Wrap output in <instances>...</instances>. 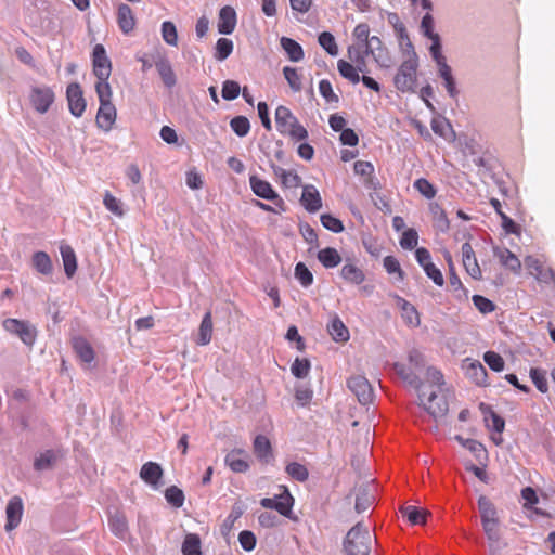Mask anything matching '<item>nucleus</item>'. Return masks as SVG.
I'll return each mask as SVG.
<instances>
[{"label": "nucleus", "instance_id": "f257e3e1", "mask_svg": "<svg viewBox=\"0 0 555 555\" xmlns=\"http://www.w3.org/2000/svg\"><path fill=\"white\" fill-rule=\"evenodd\" d=\"M346 555H369L371 552V535L361 522L354 525L344 540Z\"/></svg>", "mask_w": 555, "mask_h": 555}, {"label": "nucleus", "instance_id": "f03ea898", "mask_svg": "<svg viewBox=\"0 0 555 555\" xmlns=\"http://www.w3.org/2000/svg\"><path fill=\"white\" fill-rule=\"evenodd\" d=\"M2 327L9 334L18 337L27 347H33L36 343L38 331L34 324L27 320L8 318L2 321Z\"/></svg>", "mask_w": 555, "mask_h": 555}, {"label": "nucleus", "instance_id": "7ed1b4c3", "mask_svg": "<svg viewBox=\"0 0 555 555\" xmlns=\"http://www.w3.org/2000/svg\"><path fill=\"white\" fill-rule=\"evenodd\" d=\"M418 67V59L409 57L403 61L398 68L393 78L396 88L401 92H414L416 86V72Z\"/></svg>", "mask_w": 555, "mask_h": 555}, {"label": "nucleus", "instance_id": "20e7f679", "mask_svg": "<svg viewBox=\"0 0 555 555\" xmlns=\"http://www.w3.org/2000/svg\"><path fill=\"white\" fill-rule=\"evenodd\" d=\"M425 410L435 418H442L449 411L447 396L441 391L428 390L425 398L420 399Z\"/></svg>", "mask_w": 555, "mask_h": 555}, {"label": "nucleus", "instance_id": "39448f33", "mask_svg": "<svg viewBox=\"0 0 555 555\" xmlns=\"http://www.w3.org/2000/svg\"><path fill=\"white\" fill-rule=\"evenodd\" d=\"M283 492L274 498H264L260 501V505L264 508L275 509L282 516L292 518V508L294 506V498L288 489L283 486Z\"/></svg>", "mask_w": 555, "mask_h": 555}, {"label": "nucleus", "instance_id": "423d86ee", "mask_svg": "<svg viewBox=\"0 0 555 555\" xmlns=\"http://www.w3.org/2000/svg\"><path fill=\"white\" fill-rule=\"evenodd\" d=\"M249 185L256 196L266 201H270L275 206L280 207V209H283V198L279 195L278 192H275V190L268 181L260 179L256 175H253L249 177Z\"/></svg>", "mask_w": 555, "mask_h": 555}, {"label": "nucleus", "instance_id": "0eeeda50", "mask_svg": "<svg viewBox=\"0 0 555 555\" xmlns=\"http://www.w3.org/2000/svg\"><path fill=\"white\" fill-rule=\"evenodd\" d=\"M347 386L362 405H366L373 401V388L364 376L357 375L350 377L347 380Z\"/></svg>", "mask_w": 555, "mask_h": 555}, {"label": "nucleus", "instance_id": "6e6552de", "mask_svg": "<svg viewBox=\"0 0 555 555\" xmlns=\"http://www.w3.org/2000/svg\"><path fill=\"white\" fill-rule=\"evenodd\" d=\"M33 107L40 114L49 111L54 102V92L50 87H33L29 95Z\"/></svg>", "mask_w": 555, "mask_h": 555}, {"label": "nucleus", "instance_id": "1a4fd4ad", "mask_svg": "<svg viewBox=\"0 0 555 555\" xmlns=\"http://www.w3.org/2000/svg\"><path fill=\"white\" fill-rule=\"evenodd\" d=\"M365 54L373 56L374 61L380 66L388 68L391 65V60L387 48L377 36H372L370 40L363 46Z\"/></svg>", "mask_w": 555, "mask_h": 555}, {"label": "nucleus", "instance_id": "9d476101", "mask_svg": "<svg viewBox=\"0 0 555 555\" xmlns=\"http://www.w3.org/2000/svg\"><path fill=\"white\" fill-rule=\"evenodd\" d=\"M66 98L70 114L75 117L82 116L86 111L87 103L83 98L82 89L78 82H72L67 86Z\"/></svg>", "mask_w": 555, "mask_h": 555}, {"label": "nucleus", "instance_id": "9b49d317", "mask_svg": "<svg viewBox=\"0 0 555 555\" xmlns=\"http://www.w3.org/2000/svg\"><path fill=\"white\" fill-rule=\"evenodd\" d=\"M93 74L98 79L111 76L112 63L107 57L106 50L102 44H96L92 53Z\"/></svg>", "mask_w": 555, "mask_h": 555}, {"label": "nucleus", "instance_id": "f8f14e48", "mask_svg": "<svg viewBox=\"0 0 555 555\" xmlns=\"http://www.w3.org/2000/svg\"><path fill=\"white\" fill-rule=\"evenodd\" d=\"M393 369L404 382L417 390L418 399L425 398L427 395V386L420 379L412 367L403 363H395Z\"/></svg>", "mask_w": 555, "mask_h": 555}, {"label": "nucleus", "instance_id": "ddd939ff", "mask_svg": "<svg viewBox=\"0 0 555 555\" xmlns=\"http://www.w3.org/2000/svg\"><path fill=\"white\" fill-rule=\"evenodd\" d=\"M462 369L466 376L478 386H487L488 373L482 363L478 360L466 358L463 361Z\"/></svg>", "mask_w": 555, "mask_h": 555}, {"label": "nucleus", "instance_id": "4468645a", "mask_svg": "<svg viewBox=\"0 0 555 555\" xmlns=\"http://www.w3.org/2000/svg\"><path fill=\"white\" fill-rule=\"evenodd\" d=\"M117 116L116 108L112 102H100L96 114V126L105 132H108L115 124Z\"/></svg>", "mask_w": 555, "mask_h": 555}, {"label": "nucleus", "instance_id": "2eb2a0df", "mask_svg": "<svg viewBox=\"0 0 555 555\" xmlns=\"http://www.w3.org/2000/svg\"><path fill=\"white\" fill-rule=\"evenodd\" d=\"M154 65L164 86L168 89L173 88L177 83V76L172 69L170 61L166 56L158 54L154 60Z\"/></svg>", "mask_w": 555, "mask_h": 555}, {"label": "nucleus", "instance_id": "dca6fc26", "mask_svg": "<svg viewBox=\"0 0 555 555\" xmlns=\"http://www.w3.org/2000/svg\"><path fill=\"white\" fill-rule=\"evenodd\" d=\"M7 524H5V530L11 531L15 529L22 519L23 515V502L20 496H13L10 499L7 508Z\"/></svg>", "mask_w": 555, "mask_h": 555}, {"label": "nucleus", "instance_id": "f3484780", "mask_svg": "<svg viewBox=\"0 0 555 555\" xmlns=\"http://www.w3.org/2000/svg\"><path fill=\"white\" fill-rule=\"evenodd\" d=\"M462 261L466 272L474 279L480 280L482 274L477 262L474 249L469 243L462 245Z\"/></svg>", "mask_w": 555, "mask_h": 555}, {"label": "nucleus", "instance_id": "a211bd4d", "mask_svg": "<svg viewBox=\"0 0 555 555\" xmlns=\"http://www.w3.org/2000/svg\"><path fill=\"white\" fill-rule=\"evenodd\" d=\"M248 455L243 449H233L224 457V463L233 473H246L249 469Z\"/></svg>", "mask_w": 555, "mask_h": 555}, {"label": "nucleus", "instance_id": "6ab92c4d", "mask_svg": "<svg viewBox=\"0 0 555 555\" xmlns=\"http://www.w3.org/2000/svg\"><path fill=\"white\" fill-rule=\"evenodd\" d=\"M300 204L308 212H315L322 207L321 195L314 185L307 184L304 186Z\"/></svg>", "mask_w": 555, "mask_h": 555}, {"label": "nucleus", "instance_id": "aec40b11", "mask_svg": "<svg viewBox=\"0 0 555 555\" xmlns=\"http://www.w3.org/2000/svg\"><path fill=\"white\" fill-rule=\"evenodd\" d=\"M236 26V12L230 7L225 5L219 11L218 31L222 35H230L234 31Z\"/></svg>", "mask_w": 555, "mask_h": 555}, {"label": "nucleus", "instance_id": "412c9836", "mask_svg": "<svg viewBox=\"0 0 555 555\" xmlns=\"http://www.w3.org/2000/svg\"><path fill=\"white\" fill-rule=\"evenodd\" d=\"M298 121L297 117L284 105L278 106L275 109V125L281 134L286 135V132L292 129Z\"/></svg>", "mask_w": 555, "mask_h": 555}, {"label": "nucleus", "instance_id": "4be33fe9", "mask_svg": "<svg viewBox=\"0 0 555 555\" xmlns=\"http://www.w3.org/2000/svg\"><path fill=\"white\" fill-rule=\"evenodd\" d=\"M479 410L483 415L486 426L498 434H502L505 428L504 418L495 413L490 405L483 402L479 404Z\"/></svg>", "mask_w": 555, "mask_h": 555}, {"label": "nucleus", "instance_id": "5701e85b", "mask_svg": "<svg viewBox=\"0 0 555 555\" xmlns=\"http://www.w3.org/2000/svg\"><path fill=\"white\" fill-rule=\"evenodd\" d=\"M254 453L262 463H270L273 460V451L270 440L264 435H257L253 443Z\"/></svg>", "mask_w": 555, "mask_h": 555}, {"label": "nucleus", "instance_id": "b1692460", "mask_svg": "<svg viewBox=\"0 0 555 555\" xmlns=\"http://www.w3.org/2000/svg\"><path fill=\"white\" fill-rule=\"evenodd\" d=\"M73 349L76 356L80 359L81 362L86 364H91L94 360V350L90 343L81 337L73 338Z\"/></svg>", "mask_w": 555, "mask_h": 555}, {"label": "nucleus", "instance_id": "393cba45", "mask_svg": "<svg viewBox=\"0 0 555 555\" xmlns=\"http://www.w3.org/2000/svg\"><path fill=\"white\" fill-rule=\"evenodd\" d=\"M117 23L124 34H129L133 30L135 26V18L128 4L121 3L118 5Z\"/></svg>", "mask_w": 555, "mask_h": 555}, {"label": "nucleus", "instance_id": "a878e982", "mask_svg": "<svg viewBox=\"0 0 555 555\" xmlns=\"http://www.w3.org/2000/svg\"><path fill=\"white\" fill-rule=\"evenodd\" d=\"M140 477L146 483L155 487L158 485L160 478L163 477V468L158 463L147 462L142 465Z\"/></svg>", "mask_w": 555, "mask_h": 555}, {"label": "nucleus", "instance_id": "bb28decb", "mask_svg": "<svg viewBox=\"0 0 555 555\" xmlns=\"http://www.w3.org/2000/svg\"><path fill=\"white\" fill-rule=\"evenodd\" d=\"M108 527L111 531L119 539L125 540L128 535V521L122 513L115 512L109 514Z\"/></svg>", "mask_w": 555, "mask_h": 555}, {"label": "nucleus", "instance_id": "cd10ccee", "mask_svg": "<svg viewBox=\"0 0 555 555\" xmlns=\"http://www.w3.org/2000/svg\"><path fill=\"white\" fill-rule=\"evenodd\" d=\"M494 256L499 258L500 262L504 267H506L514 273H519V271L521 269V262L517 258V256L514 253H512L509 249L495 247Z\"/></svg>", "mask_w": 555, "mask_h": 555}, {"label": "nucleus", "instance_id": "c85d7f7f", "mask_svg": "<svg viewBox=\"0 0 555 555\" xmlns=\"http://www.w3.org/2000/svg\"><path fill=\"white\" fill-rule=\"evenodd\" d=\"M478 508L480 513L481 524L490 521H500L496 507L487 496H479Z\"/></svg>", "mask_w": 555, "mask_h": 555}, {"label": "nucleus", "instance_id": "c756f323", "mask_svg": "<svg viewBox=\"0 0 555 555\" xmlns=\"http://www.w3.org/2000/svg\"><path fill=\"white\" fill-rule=\"evenodd\" d=\"M348 57L353 63L360 73H367V64L365 57L369 54H365V49L361 44H352L348 47L347 50Z\"/></svg>", "mask_w": 555, "mask_h": 555}, {"label": "nucleus", "instance_id": "7c9ffc66", "mask_svg": "<svg viewBox=\"0 0 555 555\" xmlns=\"http://www.w3.org/2000/svg\"><path fill=\"white\" fill-rule=\"evenodd\" d=\"M438 75L443 80L446 90L450 98L455 99L459 95V90L456 89V82L448 63L438 65Z\"/></svg>", "mask_w": 555, "mask_h": 555}, {"label": "nucleus", "instance_id": "2f4dec72", "mask_svg": "<svg viewBox=\"0 0 555 555\" xmlns=\"http://www.w3.org/2000/svg\"><path fill=\"white\" fill-rule=\"evenodd\" d=\"M430 126H431L433 131L437 135L446 139L448 141H453L455 139V131L453 130L452 125L450 124V121L447 118H444V117L433 118Z\"/></svg>", "mask_w": 555, "mask_h": 555}, {"label": "nucleus", "instance_id": "473e14b6", "mask_svg": "<svg viewBox=\"0 0 555 555\" xmlns=\"http://www.w3.org/2000/svg\"><path fill=\"white\" fill-rule=\"evenodd\" d=\"M60 253L66 276L73 278L77 270V259L74 249L69 245H61Z\"/></svg>", "mask_w": 555, "mask_h": 555}, {"label": "nucleus", "instance_id": "72a5a7b5", "mask_svg": "<svg viewBox=\"0 0 555 555\" xmlns=\"http://www.w3.org/2000/svg\"><path fill=\"white\" fill-rule=\"evenodd\" d=\"M400 513L405 517L412 525H424L429 512L423 508H417L413 505H403L400 507Z\"/></svg>", "mask_w": 555, "mask_h": 555}, {"label": "nucleus", "instance_id": "f704fd0d", "mask_svg": "<svg viewBox=\"0 0 555 555\" xmlns=\"http://www.w3.org/2000/svg\"><path fill=\"white\" fill-rule=\"evenodd\" d=\"M280 42L292 62H299L304 59L302 47L297 41L288 37H282Z\"/></svg>", "mask_w": 555, "mask_h": 555}, {"label": "nucleus", "instance_id": "c9c22d12", "mask_svg": "<svg viewBox=\"0 0 555 555\" xmlns=\"http://www.w3.org/2000/svg\"><path fill=\"white\" fill-rule=\"evenodd\" d=\"M57 455L53 450H46L35 457L34 469L37 472L50 470L54 467Z\"/></svg>", "mask_w": 555, "mask_h": 555}, {"label": "nucleus", "instance_id": "e433bc0d", "mask_svg": "<svg viewBox=\"0 0 555 555\" xmlns=\"http://www.w3.org/2000/svg\"><path fill=\"white\" fill-rule=\"evenodd\" d=\"M212 335V317L211 312L207 311L199 324L198 338L196 343L201 346H206L210 343Z\"/></svg>", "mask_w": 555, "mask_h": 555}, {"label": "nucleus", "instance_id": "4c0bfd02", "mask_svg": "<svg viewBox=\"0 0 555 555\" xmlns=\"http://www.w3.org/2000/svg\"><path fill=\"white\" fill-rule=\"evenodd\" d=\"M340 276L350 284L359 285L365 280L364 272L352 263H345L340 270Z\"/></svg>", "mask_w": 555, "mask_h": 555}, {"label": "nucleus", "instance_id": "58836bf2", "mask_svg": "<svg viewBox=\"0 0 555 555\" xmlns=\"http://www.w3.org/2000/svg\"><path fill=\"white\" fill-rule=\"evenodd\" d=\"M318 260L326 269L337 267L341 262L339 253L333 247H325L318 253Z\"/></svg>", "mask_w": 555, "mask_h": 555}, {"label": "nucleus", "instance_id": "ea45409f", "mask_svg": "<svg viewBox=\"0 0 555 555\" xmlns=\"http://www.w3.org/2000/svg\"><path fill=\"white\" fill-rule=\"evenodd\" d=\"M327 331L337 343H345L349 339V331L337 315L328 324Z\"/></svg>", "mask_w": 555, "mask_h": 555}, {"label": "nucleus", "instance_id": "a19ab883", "mask_svg": "<svg viewBox=\"0 0 555 555\" xmlns=\"http://www.w3.org/2000/svg\"><path fill=\"white\" fill-rule=\"evenodd\" d=\"M396 36L399 39V44L403 53L408 54L409 57H417V54L414 50V46L410 40L406 28L403 24L396 25Z\"/></svg>", "mask_w": 555, "mask_h": 555}, {"label": "nucleus", "instance_id": "79ce46f5", "mask_svg": "<svg viewBox=\"0 0 555 555\" xmlns=\"http://www.w3.org/2000/svg\"><path fill=\"white\" fill-rule=\"evenodd\" d=\"M455 439L467 450H469L478 462L487 459V450L482 443L475 439H465L462 436H455Z\"/></svg>", "mask_w": 555, "mask_h": 555}, {"label": "nucleus", "instance_id": "37998d69", "mask_svg": "<svg viewBox=\"0 0 555 555\" xmlns=\"http://www.w3.org/2000/svg\"><path fill=\"white\" fill-rule=\"evenodd\" d=\"M34 268L43 275H50L53 271L51 258L44 251H36L31 259Z\"/></svg>", "mask_w": 555, "mask_h": 555}, {"label": "nucleus", "instance_id": "c03bdc74", "mask_svg": "<svg viewBox=\"0 0 555 555\" xmlns=\"http://www.w3.org/2000/svg\"><path fill=\"white\" fill-rule=\"evenodd\" d=\"M337 69L340 76L349 80L351 83L356 85L360 82V70L356 66H353V64L345 60H339L337 62Z\"/></svg>", "mask_w": 555, "mask_h": 555}, {"label": "nucleus", "instance_id": "a18cd8bd", "mask_svg": "<svg viewBox=\"0 0 555 555\" xmlns=\"http://www.w3.org/2000/svg\"><path fill=\"white\" fill-rule=\"evenodd\" d=\"M183 555H201V539L195 533H189L185 535V539L182 543L181 547Z\"/></svg>", "mask_w": 555, "mask_h": 555}, {"label": "nucleus", "instance_id": "49530a36", "mask_svg": "<svg viewBox=\"0 0 555 555\" xmlns=\"http://www.w3.org/2000/svg\"><path fill=\"white\" fill-rule=\"evenodd\" d=\"M374 496L370 493L369 486H362L358 489V493L356 496V511L358 513L365 512L369 506L372 504Z\"/></svg>", "mask_w": 555, "mask_h": 555}, {"label": "nucleus", "instance_id": "de8ad7c7", "mask_svg": "<svg viewBox=\"0 0 555 555\" xmlns=\"http://www.w3.org/2000/svg\"><path fill=\"white\" fill-rule=\"evenodd\" d=\"M400 307L402 310V317L404 318L406 323L412 326H418L421 321L418 312L415 309V307L403 298H400Z\"/></svg>", "mask_w": 555, "mask_h": 555}, {"label": "nucleus", "instance_id": "09e8293b", "mask_svg": "<svg viewBox=\"0 0 555 555\" xmlns=\"http://www.w3.org/2000/svg\"><path fill=\"white\" fill-rule=\"evenodd\" d=\"M232 131L240 138H244L250 130V122L245 116H235L230 120Z\"/></svg>", "mask_w": 555, "mask_h": 555}, {"label": "nucleus", "instance_id": "8fccbe9b", "mask_svg": "<svg viewBox=\"0 0 555 555\" xmlns=\"http://www.w3.org/2000/svg\"><path fill=\"white\" fill-rule=\"evenodd\" d=\"M270 167H271L273 173L281 178L282 183L284 185H288V178H292V184L293 185H299L300 184L301 178L296 172L286 171L282 167L275 165L273 162H270Z\"/></svg>", "mask_w": 555, "mask_h": 555}, {"label": "nucleus", "instance_id": "3c124183", "mask_svg": "<svg viewBox=\"0 0 555 555\" xmlns=\"http://www.w3.org/2000/svg\"><path fill=\"white\" fill-rule=\"evenodd\" d=\"M319 44L332 56L338 54V47L334 36L328 31H323L318 37Z\"/></svg>", "mask_w": 555, "mask_h": 555}, {"label": "nucleus", "instance_id": "603ef678", "mask_svg": "<svg viewBox=\"0 0 555 555\" xmlns=\"http://www.w3.org/2000/svg\"><path fill=\"white\" fill-rule=\"evenodd\" d=\"M233 51V42L228 38H219L216 42L215 59L224 61Z\"/></svg>", "mask_w": 555, "mask_h": 555}, {"label": "nucleus", "instance_id": "864d4df0", "mask_svg": "<svg viewBox=\"0 0 555 555\" xmlns=\"http://www.w3.org/2000/svg\"><path fill=\"white\" fill-rule=\"evenodd\" d=\"M286 473L295 480L304 482L309 477V472L307 467L300 463L292 462L289 463L286 468Z\"/></svg>", "mask_w": 555, "mask_h": 555}, {"label": "nucleus", "instance_id": "5fc2aeb1", "mask_svg": "<svg viewBox=\"0 0 555 555\" xmlns=\"http://www.w3.org/2000/svg\"><path fill=\"white\" fill-rule=\"evenodd\" d=\"M426 379L429 383L430 390L441 392V387L444 385L442 373L434 366H429L426 371Z\"/></svg>", "mask_w": 555, "mask_h": 555}, {"label": "nucleus", "instance_id": "6e6d98bb", "mask_svg": "<svg viewBox=\"0 0 555 555\" xmlns=\"http://www.w3.org/2000/svg\"><path fill=\"white\" fill-rule=\"evenodd\" d=\"M167 502L176 508H179L184 503V493L177 486H170L165 491Z\"/></svg>", "mask_w": 555, "mask_h": 555}, {"label": "nucleus", "instance_id": "4d7b16f0", "mask_svg": "<svg viewBox=\"0 0 555 555\" xmlns=\"http://www.w3.org/2000/svg\"><path fill=\"white\" fill-rule=\"evenodd\" d=\"M294 274L304 287H309L313 283V274L304 262L295 266Z\"/></svg>", "mask_w": 555, "mask_h": 555}, {"label": "nucleus", "instance_id": "13d9d810", "mask_svg": "<svg viewBox=\"0 0 555 555\" xmlns=\"http://www.w3.org/2000/svg\"><path fill=\"white\" fill-rule=\"evenodd\" d=\"M284 77L289 85L291 89L294 92H299L301 90V76L297 73V69L294 67L285 66L283 68Z\"/></svg>", "mask_w": 555, "mask_h": 555}, {"label": "nucleus", "instance_id": "bf43d9fd", "mask_svg": "<svg viewBox=\"0 0 555 555\" xmlns=\"http://www.w3.org/2000/svg\"><path fill=\"white\" fill-rule=\"evenodd\" d=\"M162 36L164 41L169 44L176 47L178 43V34L175 24L170 21H165L162 24Z\"/></svg>", "mask_w": 555, "mask_h": 555}, {"label": "nucleus", "instance_id": "052dcab7", "mask_svg": "<svg viewBox=\"0 0 555 555\" xmlns=\"http://www.w3.org/2000/svg\"><path fill=\"white\" fill-rule=\"evenodd\" d=\"M241 92V87L237 81L225 80L222 83L221 95L225 101L235 100Z\"/></svg>", "mask_w": 555, "mask_h": 555}, {"label": "nucleus", "instance_id": "680f3d73", "mask_svg": "<svg viewBox=\"0 0 555 555\" xmlns=\"http://www.w3.org/2000/svg\"><path fill=\"white\" fill-rule=\"evenodd\" d=\"M108 78L98 79L95 83V91L99 98V102H112V89L108 83Z\"/></svg>", "mask_w": 555, "mask_h": 555}, {"label": "nucleus", "instance_id": "e2e57ef3", "mask_svg": "<svg viewBox=\"0 0 555 555\" xmlns=\"http://www.w3.org/2000/svg\"><path fill=\"white\" fill-rule=\"evenodd\" d=\"M483 361L494 372H501L504 370V359L494 351L485 352Z\"/></svg>", "mask_w": 555, "mask_h": 555}, {"label": "nucleus", "instance_id": "0e129e2a", "mask_svg": "<svg viewBox=\"0 0 555 555\" xmlns=\"http://www.w3.org/2000/svg\"><path fill=\"white\" fill-rule=\"evenodd\" d=\"M530 378L539 391L543 393L547 391L548 387L545 371L533 367L530 370Z\"/></svg>", "mask_w": 555, "mask_h": 555}, {"label": "nucleus", "instance_id": "69168bd1", "mask_svg": "<svg viewBox=\"0 0 555 555\" xmlns=\"http://www.w3.org/2000/svg\"><path fill=\"white\" fill-rule=\"evenodd\" d=\"M481 525L491 544L498 543L501 540L500 521L482 522Z\"/></svg>", "mask_w": 555, "mask_h": 555}, {"label": "nucleus", "instance_id": "338daca9", "mask_svg": "<svg viewBox=\"0 0 555 555\" xmlns=\"http://www.w3.org/2000/svg\"><path fill=\"white\" fill-rule=\"evenodd\" d=\"M320 220L325 229L334 233H340L345 229L343 222L331 214L321 215Z\"/></svg>", "mask_w": 555, "mask_h": 555}, {"label": "nucleus", "instance_id": "774afa93", "mask_svg": "<svg viewBox=\"0 0 555 555\" xmlns=\"http://www.w3.org/2000/svg\"><path fill=\"white\" fill-rule=\"evenodd\" d=\"M310 366L308 359L296 358L291 366V372L296 378H305L310 371Z\"/></svg>", "mask_w": 555, "mask_h": 555}]
</instances>
